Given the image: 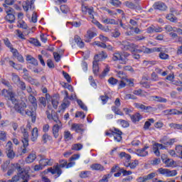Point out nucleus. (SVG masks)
I'll use <instances>...</instances> for the list:
<instances>
[{
  "label": "nucleus",
  "mask_w": 182,
  "mask_h": 182,
  "mask_svg": "<svg viewBox=\"0 0 182 182\" xmlns=\"http://www.w3.org/2000/svg\"><path fill=\"white\" fill-rule=\"evenodd\" d=\"M122 56H124V58L123 57H122V63L123 65H126V63H127V61L129 60V56H130V53H127V52H124L123 54H122Z\"/></svg>",
  "instance_id": "36"
},
{
  "label": "nucleus",
  "mask_w": 182,
  "mask_h": 182,
  "mask_svg": "<svg viewBox=\"0 0 182 182\" xmlns=\"http://www.w3.org/2000/svg\"><path fill=\"white\" fill-rule=\"evenodd\" d=\"M4 42L6 46H7V48H9V49H11V52H12L14 55H16L18 53V50L12 47V45L11 44V42L8 38H4Z\"/></svg>",
  "instance_id": "19"
},
{
  "label": "nucleus",
  "mask_w": 182,
  "mask_h": 182,
  "mask_svg": "<svg viewBox=\"0 0 182 182\" xmlns=\"http://www.w3.org/2000/svg\"><path fill=\"white\" fill-rule=\"evenodd\" d=\"M166 19L171 22H176V21H177V18H176L173 14H168L166 16Z\"/></svg>",
  "instance_id": "52"
},
{
  "label": "nucleus",
  "mask_w": 182,
  "mask_h": 182,
  "mask_svg": "<svg viewBox=\"0 0 182 182\" xmlns=\"http://www.w3.org/2000/svg\"><path fill=\"white\" fill-rule=\"evenodd\" d=\"M92 70L95 75L99 73V64H97V62L93 61Z\"/></svg>",
  "instance_id": "44"
},
{
  "label": "nucleus",
  "mask_w": 182,
  "mask_h": 182,
  "mask_svg": "<svg viewBox=\"0 0 182 182\" xmlns=\"http://www.w3.org/2000/svg\"><path fill=\"white\" fill-rule=\"evenodd\" d=\"M176 153H178V154H179L180 159H181V156H182V146H177L176 147Z\"/></svg>",
  "instance_id": "64"
},
{
  "label": "nucleus",
  "mask_w": 182,
  "mask_h": 182,
  "mask_svg": "<svg viewBox=\"0 0 182 182\" xmlns=\"http://www.w3.org/2000/svg\"><path fill=\"white\" fill-rule=\"evenodd\" d=\"M89 176H90V172L87 171H82L80 173V177L81 178H86L89 177Z\"/></svg>",
  "instance_id": "54"
},
{
  "label": "nucleus",
  "mask_w": 182,
  "mask_h": 182,
  "mask_svg": "<svg viewBox=\"0 0 182 182\" xmlns=\"http://www.w3.org/2000/svg\"><path fill=\"white\" fill-rule=\"evenodd\" d=\"M117 76L122 79V80H126L127 79V75L123 73V71H117Z\"/></svg>",
  "instance_id": "40"
},
{
  "label": "nucleus",
  "mask_w": 182,
  "mask_h": 182,
  "mask_svg": "<svg viewBox=\"0 0 182 182\" xmlns=\"http://www.w3.org/2000/svg\"><path fill=\"white\" fill-rule=\"evenodd\" d=\"M26 90H27L29 95H36V90H33L31 86L26 87Z\"/></svg>",
  "instance_id": "61"
},
{
  "label": "nucleus",
  "mask_w": 182,
  "mask_h": 182,
  "mask_svg": "<svg viewBox=\"0 0 182 182\" xmlns=\"http://www.w3.org/2000/svg\"><path fill=\"white\" fill-rule=\"evenodd\" d=\"M62 127V124H55L53 126V134L55 139H58L59 137V130H60Z\"/></svg>",
  "instance_id": "14"
},
{
  "label": "nucleus",
  "mask_w": 182,
  "mask_h": 182,
  "mask_svg": "<svg viewBox=\"0 0 182 182\" xmlns=\"http://www.w3.org/2000/svg\"><path fill=\"white\" fill-rule=\"evenodd\" d=\"M136 154L138 155L139 157H146V156L149 155V152L144 151V149H136Z\"/></svg>",
  "instance_id": "31"
},
{
  "label": "nucleus",
  "mask_w": 182,
  "mask_h": 182,
  "mask_svg": "<svg viewBox=\"0 0 182 182\" xmlns=\"http://www.w3.org/2000/svg\"><path fill=\"white\" fill-rule=\"evenodd\" d=\"M151 100H154V102H159V103H166L167 99L163 98L159 96H152L151 97Z\"/></svg>",
  "instance_id": "29"
},
{
  "label": "nucleus",
  "mask_w": 182,
  "mask_h": 182,
  "mask_svg": "<svg viewBox=\"0 0 182 182\" xmlns=\"http://www.w3.org/2000/svg\"><path fill=\"white\" fill-rule=\"evenodd\" d=\"M17 26L18 28H22V29H28V25L23 20H18Z\"/></svg>",
  "instance_id": "42"
},
{
  "label": "nucleus",
  "mask_w": 182,
  "mask_h": 182,
  "mask_svg": "<svg viewBox=\"0 0 182 182\" xmlns=\"http://www.w3.org/2000/svg\"><path fill=\"white\" fill-rule=\"evenodd\" d=\"M53 163L51 159L41 158L39 161V164L43 165V167H45V166H52Z\"/></svg>",
  "instance_id": "20"
},
{
  "label": "nucleus",
  "mask_w": 182,
  "mask_h": 182,
  "mask_svg": "<svg viewBox=\"0 0 182 182\" xmlns=\"http://www.w3.org/2000/svg\"><path fill=\"white\" fill-rule=\"evenodd\" d=\"M109 4H111L112 6H116L117 8L122 5V1L119 0H109Z\"/></svg>",
  "instance_id": "48"
},
{
  "label": "nucleus",
  "mask_w": 182,
  "mask_h": 182,
  "mask_svg": "<svg viewBox=\"0 0 182 182\" xmlns=\"http://www.w3.org/2000/svg\"><path fill=\"white\" fill-rule=\"evenodd\" d=\"M88 14L90 15V18L91 19H95V11L93 10V7L88 9Z\"/></svg>",
  "instance_id": "58"
},
{
  "label": "nucleus",
  "mask_w": 182,
  "mask_h": 182,
  "mask_svg": "<svg viewBox=\"0 0 182 182\" xmlns=\"http://www.w3.org/2000/svg\"><path fill=\"white\" fill-rule=\"evenodd\" d=\"M25 114L31 117V122H36V105L30 106L26 111Z\"/></svg>",
  "instance_id": "2"
},
{
  "label": "nucleus",
  "mask_w": 182,
  "mask_h": 182,
  "mask_svg": "<svg viewBox=\"0 0 182 182\" xmlns=\"http://www.w3.org/2000/svg\"><path fill=\"white\" fill-rule=\"evenodd\" d=\"M6 153L9 159H15V152L14 151V150L7 151Z\"/></svg>",
  "instance_id": "53"
},
{
  "label": "nucleus",
  "mask_w": 182,
  "mask_h": 182,
  "mask_svg": "<svg viewBox=\"0 0 182 182\" xmlns=\"http://www.w3.org/2000/svg\"><path fill=\"white\" fill-rule=\"evenodd\" d=\"M107 58V53H105V51L100 52L99 54L96 55L94 58V62H102V60H105Z\"/></svg>",
  "instance_id": "15"
},
{
  "label": "nucleus",
  "mask_w": 182,
  "mask_h": 182,
  "mask_svg": "<svg viewBox=\"0 0 182 182\" xmlns=\"http://www.w3.org/2000/svg\"><path fill=\"white\" fill-rule=\"evenodd\" d=\"M15 92H14V89L11 88H9V90L6 89H4L3 90H1V96H3V97H5V99H7V100L13 95V94H14Z\"/></svg>",
  "instance_id": "10"
},
{
  "label": "nucleus",
  "mask_w": 182,
  "mask_h": 182,
  "mask_svg": "<svg viewBox=\"0 0 182 182\" xmlns=\"http://www.w3.org/2000/svg\"><path fill=\"white\" fill-rule=\"evenodd\" d=\"M151 123H154V119H149V121H146L144 126V130H148L149 127L151 126Z\"/></svg>",
  "instance_id": "47"
},
{
  "label": "nucleus",
  "mask_w": 182,
  "mask_h": 182,
  "mask_svg": "<svg viewBox=\"0 0 182 182\" xmlns=\"http://www.w3.org/2000/svg\"><path fill=\"white\" fill-rule=\"evenodd\" d=\"M52 139V136L48 135V134H45L42 136V140L43 143H48V140H50Z\"/></svg>",
  "instance_id": "60"
},
{
  "label": "nucleus",
  "mask_w": 182,
  "mask_h": 182,
  "mask_svg": "<svg viewBox=\"0 0 182 182\" xmlns=\"http://www.w3.org/2000/svg\"><path fill=\"white\" fill-rule=\"evenodd\" d=\"M102 22L104 23H107L109 25H118L119 23L116 22L115 19L113 18H102Z\"/></svg>",
  "instance_id": "30"
},
{
  "label": "nucleus",
  "mask_w": 182,
  "mask_h": 182,
  "mask_svg": "<svg viewBox=\"0 0 182 182\" xmlns=\"http://www.w3.org/2000/svg\"><path fill=\"white\" fill-rule=\"evenodd\" d=\"M108 83H109V85H117V80L113 77H111L108 80Z\"/></svg>",
  "instance_id": "63"
},
{
  "label": "nucleus",
  "mask_w": 182,
  "mask_h": 182,
  "mask_svg": "<svg viewBox=\"0 0 182 182\" xmlns=\"http://www.w3.org/2000/svg\"><path fill=\"white\" fill-rule=\"evenodd\" d=\"M31 85H33L34 86H40L41 83L38 82L36 80L32 78V77H28L27 80Z\"/></svg>",
  "instance_id": "45"
},
{
  "label": "nucleus",
  "mask_w": 182,
  "mask_h": 182,
  "mask_svg": "<svg viewBox=\"0 0 182 182\" xmlns=\"http://www.w3.org/2000/svg\"><path fill=\"white\" fill-rule=\"evenodd\" d=\"M35 96H36V95H29L28 100L31 102V103H32L33 106L34 105L36 107V105H35L36 103V98Z\"/></svg>",
  "instance_id": "49"
},
{
  "label": "nucleus",
  "mask_w": 182,
  "mask_h": 182,
  "mask_svg": "<svg viewBox=\"0 0 182 182\" xmlns=\"http://www.w3.org/2000/svg\"><path fill=\"white\" fill-rule=\"evenodd\" d=\"M122 134L123 133L117 128H114L112 135L114 136V140L117 141H122Z\"/></svg>",
  "instance_id": "11"
},
{
  "label": "nucleus",
  "mask_w": 182,
  "mask_h": 182,
  "mask_svg": "<svg viewBox=\"0 0 182 182\" xmlns=\"http://www.w3.org/2000/svg\"><path fill=\"white\" fill-rule=\"evenodd\" d=\"M11 80L15 85H17L21 81V77H19V75H16V73H12Z\"/></svg>",
  "instance_id": "34"
},
{
  "label": "nucleus",
  "mask_w": 182,
  "mask_h": 182,
  "mask_svg": "<svg viewBox=\"0 0 182 182\" xmlns=\"http://www.w3.org/2000/svg\"><path fill=\"white\" fill-rule=\"evenodd\" d=\"M34 160H36V153L31 152L26 158V163L28 164L31 163H33Z\"/></svg>",
  "instance_id": "23"
},
{
  "label": "nucleus",
  "mask_w": 182,
  "mask_h": 182,
  "mask_svg": "<svg viewBox=\"0 0 182 182\" xmlns=\"http://www.w3.org/2000/svg\"><path fill=\"white\" fill-rule=\"evenodd\" d=\"M26 60L28 62V63H31V65H33V66H38L39 63H38V60L35 59L31 55H27L26 56Z\"/></svg>",
  "instance_id": "28"
},
{
  "label": "nucleus",
  "mask_w": 182,
  "mask_h": 182,
  "mask_svg": "<svg viewBox=\"0 0 182 182\" xmlns=\"http://www.w3.org/2000/svg\"><path fill=\"white\" fill-rule=\"evenodd\" d=\"M119 156L123 160H125L127 161V163H130V159H132V156L130 155H129L128 154H126L125 152H122L119 154Z\"/></svg>",
  "instance_id": "32"
},
{
  "label": "nucleus",
  "mask_w": 182,
  "mask_h": 182,
  "mask_svg": "<svg viewBox=\"0 0 182 182\" xmlns=\"http://www.w3.org/2000/svg\"><path fill=\"white\" fill-rule=\"evenodd\" d=\"M161 48H149V53H153L154 52H163L161 50Z\"/></svg>",
  "instance_id": "62"
},
{
  "label": "nucleus",
  "mask_w": 182,
  "mask_h": 182,
  "mask_svg": "<svg viewBox=\"0 0 182 182\" xmlns=\"http://www.w3.org/2000/svg\"><path fill=\"white\" fill-rule=\"evenodd\" d=\"M91 168H92V170H98L100 171H103V170H105V167L99 164H94L91 165Z\"/></svg>",
  "instance_id": "35"
},
{
  "label": "nucleus",
  "mask_w": 182,
  "mask_h": 182,
  "mask_svg": "<svg viewBox=\"0 0 182 182\" xmlns=\"http://www.w3.org/2000/svg\"><path fill=\"white\" fill-rule=\"evenodd\" d=\"M159 149H160L161 150L167 149V148L166 147V145H164V144L155 143L153 145V151H154V154H156V156H160V151H159Z\"/></svg>",
  "instance_id": "7"
},
{
  "label": "nucleus",
  "mask_w": 182,
  "mask_h": 182,
  "mask_svg": "<svg viewBox=\"0 0 182 182\" xmlns=\"http://www.w3.org/2000/svg\"><path fill=\"white\" fill-rule=\"evenodd\" d=\"M163 163L166 164V167H174L176 166V161L174 160L171 159H163V156L161 157Z\"/></svg>",
  "instance_id": "21"
},
{
  "label": "nucleus",
  "mask_w": 182,
  "mask_h": 182,
  "mask_svg": "<svg viewBox=\"0 0 182 182\" xmlns=\"http://www.w3.org/2000/svg\"><path fill=\"white\" fill-rule=\"evenodd\" d=\"M16 168L17 169L18 174L12 177L11 179L7 181V182H28L29 178L28 173L30 168H22L18 164H16Z\"/></svg>",
  "instance_id": "1"
},
{
  "label": "nucleus",
  "mask_w": 182,
  "mask_h": 182,
  "mask_svg": "<svg viewBox=\"0 0 182 182\" xmlns=\"http://www.w3.org/2000/svg\"><path fill=\"white\" fill-rule=\"evenodd\" d=\"M39 136V134L38 132V128L35 127L31 131V141H36L38 140V137Z\"/></svg>",
  "instance_id": "26"
},
{
  "label": "nucleus",
  "mask_w": 182,
  "mask_h": 182,
  "mask_svg": "<svg viewBox=\"0 0 182 182\" xmlns=\"http://www.w3.org/2000/svg\"><path fill=\"white\" fill-rule=\"evenodd\" d=\"M69 106H70V102L69 101V100H66L64 99L63 100V103L61 104V109H63V110H65V109H67V107H69Z\"/></svg>",
  "instance_id": "38"
},
{
  "label": "nucleus",
  "mask_w": 182,
  "mask_h": 182,
  "mask_svg": "<svg viewBox=\"0 0 182 182\" xmlns=\"http://www.w3.org/2000/svg\"><path fill=\"white\" fill-rule=\"evenodd\" d=\"M15 107L17 113H19L21 116H25L26 103L22 102L19 105H16Z\"/></svg>",
  "instance_id": "8"
},
{
  "label": "nucleus",
  "mask_w": 182,
  "mask_h": 182,
  "mask_svg": "<svg viewBox=\"0 0 182 182\" xmlns=\"http://www.w3.org/2000/svg\"><path fill=\"white\" fill-rule=\"evenodd\" d=\"M83 127L78 124H73L71 126L72 130H74V132H76V133H83Z\"/></svg>",
  "instance_id": "22"
},
{
  "label": "nucleus",
  "mask_w": 182,
  "mask_h": 182,
  "mask_svg": "<svg viewBox=\"0 0 182 182\" xmlns=\"http://www.w3.org/2000/svg\"><path fill=\"white\" fill-rule=\"evenodd\" d=\"M149 48L146 46H142L140 47V48H139V46H137V47H135L134 51L136 53H141L143 52V53H149Z\"/></svg>",
  "instance_id": "27"
},
{
  "label": "nucleus",
  "mask_w": 182,
  "mask_h": 182,
  "mask_svg": "<svg viewBox=\"0 0 182 182\" xmlns=\"http://www.w3.org/2000/svg\"><path fill=\"white\" fill-rule=\"evenodd\" d=\"M21 130L23 134V136H22L23 147H28V146H29V132H28V129H25V127H22L21 128Z\"/></svg>",
  "instance_id": "3"
},
{
  "label": "nucleus",
  "mask_w": 182,
  "mask_h": 182,
  "mask_svg": "<svg viewBox=\"0 0 182 182\" xmlns=\"http://www.w3.org/2000/svg\"><path fill=\"white\" fill-rule=\"evenodd\" d=\"M46 114L48 119H49V120H53V122H55L56 124H62V122H60V120H59V118L58 117V114L54 113L53 115H50L49 111H46Z\"/></svg>",
  "instance_id": "18"
},
{
  "label": "nucleus",
  "mask_w": 182,
  "mask_h": 182,
  "mask_svg": "<svg viewBox=\"0 0 182 182\" xmlns=\"http://www.w3.org/2000/svg\"><path fill=\"white\" fill-rule=\"evenodd\" d=\"M12 150H14V148L12 147V142L9 141L6 145V152L11 151Z\"/></svg>",
  "instance_id": "57"
},
{
  "label": "nucleus",
  "mask_w": 182,
  "mask_h": 182,
  "mask_svg": "<svg viewBox=\"0 0 182 182\" xmlns=\"http://www.w3.org/2000/svg\"><path fill=\"white\" fill-rule=\"evenodd\" d=\"M17 86L21 90H26V84L25 82L20 80V82H17Z\"/></svg>",
  "instance_id": "43"
},
{
  "label": "nucleus",
  "mask_w": 182,
  "mask_h": 182,
  "mask_svg": "<svg viewBox=\"0 0 182 182\" xmlns=\"http://www.w3.org/2000/svg\"><path fill=\"white\" fill-rule=\"evenodd\" d=\"M153 8L159 9V11H166V9H167V6H166L164 4L160 2L155 3L153 5Z\"/></svg>",
  "instance_id": "25"
},
{
  "label": "nucleus",
  "mask_w": 182,
  "mask_h": 182,
  "mask_svg": "<svg viewBox=\"0 0 182 182\" xmlns=\"http://www.w3.org/2000/svg\"><path fill=\"white\" fill-rule=\"evenodd\" d=\"M156 177V173H151L146 176H144L143 177H139L137 179V182H146L149 181V180H153Z\"/></svg>",
  "instance_id": "13"
},
{
  "label": "nucleus",
  "mask_w": 182,
  "mask_h": 182,
  "mask_svg": "<svg viewBox=\"0 0 182 182\" xmlns=\"http://www.w3.org/2000/svg\"><path fill=\"white\" fill-rule=\"evenodd\" d=\"M36 0H27L26 1H24L23 3V8L26 12H28L29 9H32L33 7V4H35V1Z\"/></svg>",
  "instance_id": "12"
},
{
  "label": "nucleus",
  "mask_w": 182,
  "mask_h": 182,
  "mask_svg": "<svg viewBox=\"0 0 182 182\" xmlns=\"http://www.w3.org/2000/svg\"><path fill=\"white\" fill-rule=\"evenodd\" d=\"M64 139L67 140V141H69V140H72L73 139V136L69 131H65L64 132Z\"/></svg>",
  "instance_id": "39"
},
{
  "label": "nucleus",
  "mask_w": 182,
  "mask_h": 182,
  "mask_svg": "<svg viewBox=\"0 0 182 182\" xmlns=\"http://www.w3.org/2000/svg\"><path fill=\"white\" fill-rule=\"evenodd\" d=\"M131 119L132 120V122H139L140 120V119H141V115H140V114L136 113L132 116H131Z\"/></svg>",
  "instance_id": "46"
},
{
  "label": "nucleus",
  "mask_w": 182,
  "mask_h": 182,
  "mask_svg": "<svg viewBox=\"0 0 182 182\" xmlns=\"http://www.w3.org/2000/svg\"><path fill=\"white\" fill-rule=\"evenodd\" d=\"M14 9H6V12L7 15L6 16V19L10 23L15 22V16L12 14Z\"/></svg>",
  "instance_id": "9"
},
{
  "label": "nucleus",
  "mask_w": 182,
  "mask_h": 182,
  "mask_svg": "<svg viewBox=\"0 0 182 182\" xmlns=\"http://www.w3.org/2000/svg\"><path fill=\"white\" fill-rule=\"evenodd\" d=\"M16 95L15 92L13 94V95L8 100H11V102L13 103V105H15V106L18 105V99L15 97Z\"/></svg>",
  "instance_id": "51"
},
{
  "label": "nucleus",
  "mask_w": 182,
  "mask_h": 182,
  "mask_svg": "<svg viewBox=\"0 0 182 182\" xmlns=\"http://www.w3.org/2000/svg\"><path fill=\"white\" fill-rule=\"evenodd\" d=\"M77 102L80 107H81L82 109V110L87 112V107H86V105L83 103V102H82V100H78Z\"/></svg>",
  "instance_id": "55"
},
{
  "label": "nucleus",
  "mask_w": 182,
  "mask_h": 182,
  "mask_svg": "<svg viewBox=\"0 0 182 182\" xmlns=\"http://www.w3.org/2000/svg\"><path fill=\"white\" fill-rule=\"evenodd\" d=\"M171 129H176L177 130H182V124L171 123L169 124Z\"/></svg>",
  "instance_id": "50"
},
{
  "label": "nucleus",
  "mask_w": 182,
  "mask_h": 182,
  "mask_svg": "<svg viewBox=\"0 0 182 182\" xmlns=\"http://www.w3.org/2000/svg\"><path fill=\"white\" fill-rule=\"evenodd\" d=\"M97 36V34L96 32L92 31V30H88L87 31V34L85 36V42H90V41H92V39H93V38Z\"/></svg>",
  "instance_id": "16"
},
{
  "label": "nucleus",
  "mask_w": 182,
  "mask_h": 182,
  "mask_svg": "<svg viewBox=\"0 0 182 182\" xmlns=\"http://www.w3.org/2000/svg\"><path fill=\"white\" fill-rule=\"evenodd\" d=\"M122 46L124 50H130L132 53H133V52H134V49L137 48V45L127 41H122Z\"/></svg>",
  "instance_id": "5"
},
{
  "label": "nucleus",
  "mask_w": 182,
  "mask_h": 182,
  "mask_svg": "<svg viewBox=\"0 0 182 182\" xmlns=\"http://www.w3.org/2000/svg\"><path fill=\"white\" fill-rule=\"evenodd\" d=\"M158 173L162 174V176H165V177H174L177 174V171H170V169L160 168L158 169Z\"/></svg>",
  "instance_id": "4"
},
{
  "label": "nucleus",
  "mask_w": 182,
  "mask_h": 182,
  "mask_svg": "<svg viewBox=\"0 0 182 182\" xmlns=\"http://www.w3.org/2000/svg\"><path fill=\"white\" fill-rule=\"evenodd\" d=\"M48 171L51 173V174H58V177L62 174V169H60L59 166H55L53 168H48Z\"/></svg>",
  "instance_id": "17"
},
{
  "label": "nucleus",
  "mask_w": 182,
  "mask_h": 182,
  "mask_svg": "<svg viewBox=\"0 0 182 182\" xmlns=\"http://www.w3.org/2000/svg\"><path fill=\"white\" fill-rule=\"evenodd\" d=\"M110 177H112V174L110 173L105 175L99 182H108Z\"/></svg>",
  "instance_id": "59"
},
{
  "label": "nucleus",
  "mask_w": 182,
  "mask_h": 182,
  "mask_svg": "<svg viewBox=\"0 0 182 182\" xmlns=\"http://www.w3.org/2000/svg\"><path fill=\"white\" fill-rule=\"evenodd\" d=\"M160 143H162V144H164L165 147L167 149L173 146V144L176 143V139L174 138L170 139L165 136L161 139H160Z\"/></svg>",
  "instance_id": "6"
},
{
  "label": "nucleus",
  "mask_w": 182,
  "mask_h": 182,
  "mask_svg": "<svg viewBox=\"0 0 182 182\" xmlns=\"http://www.w3.org/2000/svg\"><path fill=\"white\" fill-rule=\"evenodd\" d=\"M125 167H130V168L134 169L135 167L139 166V161L135 160L132 163L128 162L124 164Z\"/></svg>",
  "instance_id": "33"
},
{
  "label": "nucleus",
  "mask_w": 182,
  "mask_h": 182,
  "mask_svg": "<svg viewBox=\"0 0 182 182\" xmlns=\"http://www.w3.org/2000/svg\"><path fill=\"white\" fill-rule=\"evenodd\" d=\"M112 60L117 62V60H120L122 63V54L119 52L114 53L112 55Z\"/></svg>",
  "instance_id": "37"
},
{
  "label": "nucleus",
  "mask_w": 182,
  "mask_h": 182,
  "mask_svg": "<svg viewBox=\"0 0 182 182\" xmlns=\"http://www.w3.org/2000/svg\"><path fill=\"white\" fill-rule=\"evenodd\" d=\"M83 149V145L82 144H75L72 146L71 150H75L76 151H79Z\"/></svg>",
  "instance_id": "41"
},
{
  "label": "nucleus",
  "mask_w": 182,
  "mask_h": 182,
  "mask_svg": "<svg viewBox=\"0 0 182 182\" xmlns=\"http://www.w3.org/2000/svg\"><path fill=\"white\" fill-rule=\"evenodd\" d=\"M11 164L10 161H6L1 166V168L4 171H6L8 170V167L9 164Z\"/></svg>",
  "instance_id": "56"
},
{
  "label": "nucleus",
  "mask_w": 182,
  "mask_h": 182,
  "mask_svg": "<svg viewBox=\"0 0 182 182\" xmlns=\"http://www.w3.org/2000/svg\"><path fill=\"white\" fill-rule=\"evenodd\" d=\"M124 4L130 9H136V8H137V5H139V1L135 0V4L132 1H125Z\"/></svg>",
  "instance_id": "24"
}]
</instances>
